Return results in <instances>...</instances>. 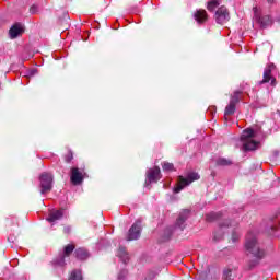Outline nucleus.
I'll list each match as a JSON object with an SVG mask.
<instances>
[{"label": "nucleus", "instance_id": "nucleus-19", "mask_svg": "<svg viewBox=\"0 0 280 280\" xmlns=\"http://www.w3.org/2000/svg\"><path fill=\"white\" fill-rule=\"evenodd\" d=\"M118 257L121 258L124 264H128V261H130V256H128V252H126V248L124 247L118 249Z\"/></svg>", "mask_w": 280, "mask_h": 280}, {"label": "nucleus", "instance_id": "nucleus-30", "mask_svg": "<svg viewBox=\"0 0 280 280\" xmlns=\"http://www.w3.org/2000/svg\"><path fill=\"white\" fill-rule=\"evenodd\" d=\"M38 10V8L36 7V5H33V7H31V9H30V12L32 13V14H36V11Z\"/></svg>", "mask_w": 280, "mask_h": 280}, {"label": "nucleus", "instance_id": "nucleus-15", "mask_svg": "<svg viewBox=\"0 0 280 280\" xmlns=\"http://www.w3.org/2000/svg\"><path fill=\"white\" fill-rule=\"evenodd\" d=\"M23 25L14 24L9 31L10 38H18V36H21V34H23Z\"/></svg>", "mask_w": 280, "mask_h": 280}, {"label": "nucleus", "instance_id": "nucleus-1", "mask_svg": "<svg viewBox=\"0 0 280 280\" xmlns=\"http://www.w3.org/2000/svg\"><path fill=\"white\" fill-rule=\"evenodd\" d=\"M259 135H262L261 125H253L243 131L241 142L245 152H253L259 148V141L255 140Z\"/></svg>", "mask_w": 280, "mask_h": 280}, {"label": "nucleus", "instance_id": "nucleus-2", "mask_svg": "<svg viewBox=\"0 0 280 280\" xmlns=\"http://www.w3.org/2000/svg\"><path fill=\"white\" fill-rule=\"evenodd\" d=\"M245 248L247 253H250L254 255V257H257V259H261V257L265 255L264 250L259 248V244H257V237L253 232H249L246 235Z\"/></svg>", "mask_w": 280, "mask_h": 280}, {"label": "nucleus", "instance_id": "nucleus-11", "mask_svg": "<svg viewBox=\"0 0 280 280\" xmlns=\"http://www.w3.org/2000/svg\"><path fill=\"white\" fill-rule=\"evenodd\" d=\"M192 16L198 25H205L209 21V13L205 9L196 10Z\"/></svg>", "mask_w": 280, "mask_h": 280}, {"label": "nucleus", "instance_id": "nucleus-22", "mask_svg": "<svg viewBox=\"0 0 280 280\" xmlns=\"http://www.w3.org/2000/svg\"><path fill=\"white\" fill-rule=\"evenodd\" d=\"M162 170L163 172H176V168L174 167V164L170 162H164L162 164Z\"/></svg>", "mask_w": 280, "mask_h": 280}, {"label": "nucleus", "instance_id": "nucleus-16", "mask_svg": "<svg viewBox=\"0 0 280 280\" xmlns=\"http://www.w3.org/2000/svg\"><path fill=\"white\" fill-rule=\"evenodd\" d=\"M191 211L189 210H183L180 213H179V217L176 221V226H178L179 229H182L183 231V224H185V220H187V218H189Z\"/></svg>", "mask_w": 280, "mask_h": 280}, {"label": "nucleus", "instance_id": "nucleus-14", "mask_svg": "<svg viewBox=\"0 0 280 280\" xmlns=\"http://www.w3.org/2000/svg\"><path fill=\"white\" fill-rule=\"evenodd\" d=\"M65 215V209L52 210L48 214L47 221L48 222H56V220H60Z\"/></svg>", "mask_w": 280, "mask_h": 280}, {"label": "nucleus", "instance_id": "nucleus-31", "mask_svg": "<svg viewBox=\"0 0 280 280\" xmlns=\"http://www.w3.org/2000/svg\"><path fill=\"white\" fill-rule=\"evenodd\" d=\"M232 240H233V242H237V240H240V235L238 234H233Z\"/></svg>", "mask_w": 280, "mask_h": 280}, {"label": "nucleus", "instance_id": "nucleus-4", "mask_svg": "<svg viewBox=\"0 0 280 280\" xmlns=\"http://www.w3.org/2000/svg\"><path fill=\"white\" fill-rule=\"evenodd\" d=\"M75 250V243H69L63 246L62 254L54 259L52 264L54 266H60L61 268H65L67 266V257H71Z\"/></svg>", "mask_w": 280, "mask_h": 280}, {"label": "nucleus", "instance_id": "nucleus-7", "mask_svg": "<svg viewBox=\"0 0 280 280\" xmlns=\"http://www.w3.org/2000/svg\"><path fill=\"white\" fill-rule=\"evenodd\" d=\"M70 172V180L72 185H82L84 179L88 177L86 172H84V168L79 170L78 167H72Z\"/></svg>", "mask_w": 280, "mask_h": 280}, {"label": "nucleus", "instance_id": "nucleus-26", "mask_svg": "<svg viewBox=\"0 0 280 280\" xmlns=\"http://www.w3.org/2000/svg\"><path fill=\"white\" fill-rule=\"evenodd\" d=\"M217 165H221V166L232 165V162L231 160L221 158L217 160Z\"/></svg>", "mask_w": 280, "mask_h": 280}, {"label": "nucleus", "instance_id": "nucleus-8", "mask_svg": "<svg viewBox=\"0 0 280 280\" xmlns=\"http://www.w3.org/2000/svg\"><path fill=\"white\" fill-rule=\"evenodd\" d=\"M253 10L254 19L260 25V27H269V25H272L273 22L270 15H261V12H259L257 7H255Z\"/></svg>", "mask_w": 280, "mask_h": 280}, {"label": "nucleus", "instance_id": "nucleus-25", "mask_svg": "<svg viewBox=\"0 0 280 280\" xmlns=\"http://www.w3.org/2000/svg\"><path fill=\"white\" fill-rule=\"evenodd\" d=\"M63 159H65L66 163H71V161L73 160V151L71 149H68Z\"/></svg>", "mask_w": 280, "mask_h": 280}, {"label": "nucleus", "instance_id": "nucleus-29", "mask_svg": "<svg viewBox=\"0 0 280 280\" xmlns=\"http://www.w3.org/2000/svg\"><path fill=\"white\" fill-rule=\"evenodd\" d=\"M126 275H128V271L127 270H122L119 276H118V279L121 280L122 277H126Z\"/></svg>", "mask_w": 280, "mask_h": 280}, {"label": "nucleus", "instance_id": "nucleus-27", "mask_svg": "<svg viewBox=\"0 0 280 280\" xmlns=\"http://www.w3.org/2000/svg\"><path fill=\"white\" fill-rule=\"evenodd\" d=\"M223 279L224 280H233V270L232 269H225L223 272Z\"/></svg>", "mask_w": 280, "mask_h": 280}, {"label": "nucleus", "instance_id": "nucleus-6", "mask_svg": "<svg viewBox=\"0 0 280 280\" xmlns=\"http://www.w3.org/2000/svg\"><path fill=\"white\" fill-rule=\"evenodd\" d=\"M40 191L42 194H49L52 188L54 175L49 173H43L39 176Z\"/></svg>", "mask_w": 280, "mask_h": 280}, {"label": "nucleus", "instance_id": "nucleus-3", "mask_svg": "<svg viewBox=\"0 0 280 280\" xmlns=\"http://www.w3.org/2000/svg\"><path fill=\"white\" fill-rule=\"evenodd\" d=\"M194 180H200V175L196 172L189 173L186 178L183 177V175H179L177 177V184L174 188V192L180 194V191H183V189H185V187L188 185H191Z\"/></svg>", "mask_w": 280, "mask_h": 280}, {"label": "nucleus", "instance_id": "nucleus-28", "mask_svg": "<svg viewBox=\"0 0 280 280\" xmlns=\"http://www.w3.org/2000/svg\"><path fill=\"white\" fill-rule=\"evenodd\" d=\"M63 233H65L66 235H70V233H71V226H66V228H63Z\"/></svg>", "mask_w": 280, "mask_h": 280}, {"label": "nucleus", "instance_id": "nucleus-5", "mask_svg": "<svg viewBox=\"0 0 280 280\" xmlns=\"http://www.w3.org/2000/svg\"><path fill=\"white\" fill-rule=\"evenodd\" d=\"M273 71H277V66H275V63L267 65L259 84H268V82H270L271 86H277V79L272 75Z\"/></svg>", "mask_w": 280, "mask_h": 280}, {"label": "nucleus", "instance_id": "nucleus-21", "mask_svg": "<svg viewBox=\"0 0 280 280\" xmlns=\"http://www.w3.org/2000/svg\"><path fill=\"white\" fill-rule=\"evenodd\" d=\"M240 100H242V91H235L232 95H231V100L230 102L234 103V104H240Z\"/></svg>", "mask_w": 280, "mask_h": 280}, {"label": "nucleus", "instance_id": "nucleus-24", "mask_svg": "<svg viewBox=\"0 0 280 280\" xmlns=\"http://www.w3.org/2000/svg\"><path fill=\"white\" fill-rule=\"evenodd\" d=\"M215 113H218V107H215V105L208 107L207 115H209L212 119L215 117Z\"/></svg>", "mask_w": 280, "mask_h": 280}, {"label": "nucleus", "instance_id": "nucleus-18", "mask_svg": "<svg viewBox=\"0 0 280 280\" xmlns=\"http://www.w3.org/2000/svg\"><path fill=\"white\" fill-rule=\"evenodd\" d=\"M68 280H84L82 277V269H73L70 271Z\"/></svg>", "mask_w": 280, "mask_h": 280}, {"label": "nucleus", "instance_id": "nucleus-10", "mask_svg": "<svg viewBox=\"0 0 280 280\" xmlns=\"http://www.w3.org/2000/svg\"><path fill=\"white\" fill-rule=\"evenodd\" d=\"M215 21L219 25H224L231 19L229 10L225 7H220L215 12Z\"/></svg>", "mask_w": 280, "mask_h": 280}, {"label": "nucleus", "instance_id": "nucleus-33", "mask_svg": "<svg viewBox=\"0 0 280 280\" xmlns=\"http://www.w3.org/2000/svg\"><path fill=\"white\" fill-rule=\"evenodd\" d=\"M269 3H272V0H268Z\"/></svg>", "mask_w": 280, "mask_h": 280}, {"label": "nucleus", "instance_id": "nucleus-32", "mask_svg": "<svg viewBox=\"0 0 280 280\" xmlns=\"http://www.w3.org/2000/svg\"><path fill=\"white\" fill-rule=\"evenodd\" d=\"M220 226H221V229H222V228H224V226H229V221H226V223H225V224L220 225Z\"/></svg>", "mask_w": 280, "mask_h": 280}, {"label": "nucleus", "instance_id": "nucleus-12", "mask_svg": "<svg viewBox=\"0 0 280 280\" xmlns=\"http://www.w3.org/2000/svg\"><path fill=\"white\" fill-rule=\"evenodd\" d=\"M149 183H156L161 178V168L159 166H154L150 168L147 174Z\"/></svg>", "mask_w": 280, "mask_h": 280}, {"label": "nucleus", "instance_id": "nucleus-9", "mask_svg": "<svg viewBox=\"0 0 280 280\" xmlns=\"http://www.w3.org/2000/svg\"><path fill=\"white\" fill-rule=\"evenodd\" d=\"M141 237V220H137L129 229L127 241L139 240Z\"/></svg>", "mask_w": 280, "mask_h": 280}, {"label": "nucleus", "instance_id": "nucleus-20", "mask_svg": "<svg viewBox=\"0 0 280 280\" xmlns=\"http://www.w3.org/2000/svg\"><path fill=\"white\" fill-rule=\"evenodd\" d=\"M222 217V213L220 212H211L209 214H206V221L207 222H215L219 218Z\"/></svg>", "mask_w": 280, "mask_h": 280}, {"label": "nucleus", "instance_id": "nucleus-17", "mask_svg": "<svg viewBox=\"0 0 280 280\" xmlns=\"http://www.w3.org/2000/svg\"><path fill=\"white\" fill-rule=\"evenodd\" d=\"M74 257L79 259V261H86L89 252L85 248L79 247L74 250Z\"/></svg>", "mask_w": 280, "mask_h": 280}, {"label": "nucleus", "instance_id": "nucleus-13", "mask_svg": "<svg viewBox=\"0 0 280 280\" xmlns=\"http://www.w3.org/2000/svg\"><path fill=\"white\" fill-rule=\"evenodd\" d=\"M236 108H237V105L230 101V103L226 105L225 112H224V119H225V121H230L231 120V117H233V115H235V109Z\"/></svg>", "mask_w": 280, "mask_h": 280}, {"label": "nucleus", "instance_id": "nucleus-23", "mask_svg": "<svg viewBox=\"0 0 280 280\" xmlns=\"http://www.w3.org/2000/svg\"><path fill=\"white\" fill-rule=\"evenodd\" d=\"M218 5H220V0H212L208 2L207 10H209V12H213Z\"/></svg>", "mask_w": 280, "mask_h": 280}]
</instances>
